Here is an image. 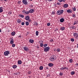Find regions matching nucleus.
<instances>
[{"label": "nucleus", "mask_w": 78, "mask_h": 78, "mask_svg": "<svg viewBox=\"0 0 78 78\" xmlns=\"http://www.w3.org/2000/svg\"><path fill=\"white\" fill-rule=\"evenodd\" d=\"M47 26H50V23H48L47 24Z\"/></svg>", "instance_id": "obj_42"}, {"label": "nucleus", "mask_w": 78, "mask_h": 78, "mask_svg": "<svg viewBox=\"0 0 78 78\" xmlns=\"http://www.w3.org/2000/svg\"><path fill=\"white\" fill-rule=\"evenodd\" d=\"M47 45H48V44H44V47H47Z\"/></svg>", "instance_id": "obj_39"}, {"label": "nucleus", "mask_w": 78, "mask_h": 78, "mask_svg": "<svg viewBox=\"0 0 78 78\" xmlns=\"http://www.w3.org/2000/svg\"><path fill=\"white\" fill-rule=\"evenodd\" d=\"M15 33L14 32H13L11 33V34L12 36H15Z\"/></svg>", "instance_id": "obj_27"}, {"label": "nucleus", "mask_w": 78, "mask_h": 78, "mask_svg": "<svg viewBox=\"0 0 78 78\" xmlns=\"http://www.w3.org/2000/svg\"><path fill=\"white\" fill-rule=\"evenodd\" d=\"M18 3H19V2H18Z\"/></svg>", "instance_id": "obj_64"}, {"label": "nucleus", "mask_w": 78, "mask_h": 78, "mask_svg": "<svg viewBox=\"0 0 78 78\" xmlns=\"http://www.w3.org/2000/svg\"><path fill=\"white\" fill-rule=\"evenodd\" d=\"M39 43L41 44L42 43H41V41H39Z\"/></svg>", "instance_id": "obj_52"}, {"label": "nucleus", "mask_w": 78, "mask_h": 78, "mask_svg": "<svg viewBox=\"0 0 78 78\" xmlns=\"http://www.w3.org/2000/svg\"><path fill=\"white\" fill-rule=\"evenodd\" d=\"M12 47H15L16 46V44H12Z\"/></svg>", "instance_id": "obj_35"}, {"label": "nucleus", "mask_w": 78, "mask_h": 78, "mask_svg": "<svg viewBox=\"0 0 78 78\" xmlns=\"http://www.w3.org/2000/svg\"><path fill=\"white\" fill-rule=\"evenodd\" d=\"M60 14V11H59V10H58L57 12V14L58 15H61V14Z\"/></svg>", "instance_id": "obj_31"}, {"label": "nucleus", "mask_w": 78, "mask_h": 78, "mask_svg": "<svg viewBox=\"0 0 78 78\" xmlns=\"http://www.w3.org/2000/svg\"><path fill=\"white\" fill-rule=\"evenodd\" d=\"M19 16L20 17H22V18H24V16L23 15H20Z\"/></svg>", "instance_id": "obj_24"}, {"label": "nucleus", "mask_w": 78, "mask_h": 78, "mask_svg": "<svg viewBox=\"0 0 78 78\" xmlns=\"http://www.w3.org/2000/svg\"><path fill=\"white\" fill-rule=\"evenodd\" d=\"M22 2L24 5H27L28 3V2L27 0H23Z\"/></svg>", "instance_id": "obj_6"}, {"label": "nucleus", "mask_w": 78, "mask_h": 78, "mask_svg": "<svg viewBox=\"0 0 78 78\" xmlns=\"http://www.w3.org/2000/svg\"><path fill=\"white\" fill-rule=\"evenodd\" d=\"M75 66H77V67H78V63H76L75 64Z\"/></svg>", "instance_id": "obj_49"}, {"label": "nucleus", "mask_w": 78, "mask_h": 78, "mask_svg": "<svg viewBox=\"0 0 78 78\" xmlns=\"http://www.w3.org/2000/svg\"><path fill=\"white\" fill-rule=\"evenodd\" d=\"M60 30H62V31H64L65 30V27H62L60 28Z\"/></svg>", "instance_id": "obj_16"}, {"label": "nucleus", "mask_w": 78, "mask_h": 78, "mask_svg": "<svg viewBox=\"0 0 78 78\" xmlns=\"http://www.w3.org/2000/svg\"><path fill=\"white\" fill-rule=\"evenodd\" d=\"M76 24H77V23H74L73 25H76Z\"/></svg>", "instance_id": "obj_47"}, {"label": "nucleus", "mask_w": 78, "mask_h": 78, "mask_svg": "<svg viewBox=\"0 0 78 78\" xmlns=\"http://www.w3.org/2000/svg\"><path fill=\"white\" fill-rule=\"evenodd\" d=\"M17 23H21V22L22 21L20 19H18L17 20Z\"/></svg>", "instance_id": "obj_15"}, {"label": "nucleus", "mask_w": 78, "mask_h": 78, "mask_svg": "<svg viewBox=\"0 0 78 78\" xmlns=\"http://www.w3.org/2000/svg\"><path fill=\"white\" fill-rule=\"evenodd\" d=\"M70 40H71V41L72 42H74V39H73V38H71L70 39Z\"/></svg>", "instance_id": "obj_37"}, {"label": "nucleus", "mask_w": 78, "mask_h": 78, "mask_svg": "<svg viewBox=\"0 0 78 78\" xmlns=\"http://www.w3.org/2000/svg\"><path fill=\"white\" fill-rule=\"evenodd\" d=\"M4 1H5V2H6V1H7V0H4Z\"/></svg>", "instance_id": "obj_60"}, {"label": "nucleus", "mask_w": 78, "mask_h": 78, "mask_svg": "<svg viewBox=\"0 0 78 78\" xmlns=\"http://www.w3.org/2000/svg\"><path fill=\"white\" fill-rule=\"evenodd\" d=\"M9 73H10L11 72H10V71H9Z\"/></svg>", "instance_id": "obj_61"}, {"label": "nucleus", "mask_w": 78, "mask_h": 78, "mask_svg": "<svg viewBox=\"0 0 78 78\" xmlns=\"http://www.w3.org/2000/svg\"><path fill=\"white\" fill-rule=\"evenodd\" d=\"M36 36H38L39 35V32L38 31H36Z\"/></svg>", "instance_id": "obj_30"}, {"label": "nucleus", "mask_w": 78, "mask_h": 78, "mask_svg": "<svg viewBox=\"0 0 78 78\" xmlns=\"http://www.w3.org/2000/svg\"><path fill=\"white\" fill-rule=\"evenodd\" d=\"M71 75H74L75 74V72L73 71L71 73Z\"/></svg>", "instance_id": "obj_32"}, {"label": "nucleus", "mask_w": 78, "mask_h": 78, "mask_svg": "<svg viewBox=\"0 0 78 78\" xmlns=\"http://www.w3.org/2000/svg\"><path fill=\"white\" fill-rule=\"evenodd\" d=\"M25 19L26 20H30V17L29 16H27L25 18Z\"/></svg>", "instance_id": "obj_14"}, {"label": "nucleus", "mask_w": 78, "mask_h": 78, "mask_svg": "<svg viewBox=\"0 0 78 78\" xmlns=\"http://www.w3.org/2000/svg\"><path fill=\"white\" fill-rule=\"evenodd\" d=\"M44 45L43 44V41L41 42V43H40V46L41 47H42V46Z\"/></svg>", "instance_id": "obj_28"}, {"label": "nucleus", "mask_w": 78, "mask_h": 78, "mask_svg": "<svg viewBox=\"0 0 78 78\" xmlns=\"http://www.w3.org/2000/svg\"><path fill=\"white\" fill-rule=\"evenodd\" d=\"M66 69H68L67 68L66 66H64V67H62L60 68V70H64V69L66 70Z\"/></svg>", "instance_id": "obj_8"}, {"label": "nucleus", "mask_w": 78, "mask_h": 78, "mask_svg": "<svg viewBox=\"0 0 78 78\" xmlns=\"http://www.w3.org/2000/svg\"><path fill=\"white\" fill-rule=\"evenodd\" d=\"M30 1H32L33 0H30Z\"/></svg>", "instance_id": "obj_62"}, {"label": "nucleus", "mask_w": 78, "mask_h": 78, "mask_svg": "<svg viewBox=\"0 0 78 78\" xmlns=\"http://www.w3.org/2000/svg\"><path fill=\"white\" fill-rule=\"evenodd\" d=\"M67 12H68V13H72L73 12V11H72V10L70 9H69L67 10Z\"/></svg>", "instance_id": "obj_7"}, {"label": "nucleus", "mask_w": 78, "mask_h": 78, "mask_svg": "<svg viewBox=\"0 0 78 78\" xmlns=\"http://www.w3.org/2000/svg\"><path fill=\"white\" fill-rule=\"evenodd\" d=\"M59 75L60 76H62V75H63V73H59Z\"/></svg>", "instance_id": "obj_38"}, {"label": "nucleus", "mask_w": 78, "mask_h": 78, "mask_svg": "<svg viewBox=\"0 0 78 78\" xmlns=\"http://www.w3.org/2000/svg\"><path fill=\"white\" fill-rule=\"evenodd\" d=\"M2 9H3V7H0V12H2L3 11V10Z\"/></svg>", "instance_id": "obj_18"}, {"label": "nucleus", "mask_w": 78, "mask_h": 78, "mask_svg": "<svg viewBox=\"0 0 78 78\" xmlns=\"http://www.w3.org/2000/svg\"><path fill=\"white\" fill-rule=\"evenodd\" d=\"M69 62L70 63H72L73 62V59H70L69 60Z\"/></svg>", "instance_id": "obj_29"}, {"label": "nucleus", "mask_w": 78, "mask_h": 78, "mask_svg": "<svg viewBox=\"0 0 78 78\" xmlns=\"http://www.w3.org/2000/svg\"><path fill=\"white\" fill-rule=\"evenodd\" d=\"M17 66L16 65H14L12 66V68L13 69H16V68H17Z\"/></svg>", "instance_id": "obj_22"}, {"label": "nucleus", "mask_w": 78, "mask_h": 78, "mask_svg": "<svg viewBox=\"0 0 78 78\" xmlns=\"http://www.w3.org/2000/svg\"><path fill=\"white\" fill-rule=\"evenodd\" d=\"M46 69H48V67H46Z\"/></svg>", "instance_id": "obj_56"}, {"label": "nucleus", "mask_w": 78, "mask_h": 78, "mask_svg": "<svg viewBox=\"0 0 78 78\" xmlns=\"http://www.w3.org/2000/svg\"><path fill=\"white\" fill-rule=\"evenodd\" d=\"M34 9H30L29 11V12L30 13H33V12H34Z\"/></svg>", "instance_id": "obj_9"}, {"label": "nucleus", "mask_w": 78, "mask_h": 78, "mask_svg": "<svg viewBox=\"0 0 78 78\" xmlns=\"http://www.w3.org/2000/svg\"><path fill=\"white\" fill-rule=\"evenodd\" d=\"M29 42L31 44H33V43H34V40L32 39H30L29 40Z\"/></svg>", "instance_id": "obj_13"}, {"label": "nucleus", "mask_w": 78, "mask_h": 78, "mask_svg": "<svg viewBox=\"0 0 78 78\" xmlns=\"http://www.w3.org/2000/svg\"><path fill=\"white\" fill-rule=\"evenodd\" d=\"M72 29H74V30H75V28H76V27L75 26H74V25H73L72 27H71Z\"/></svg>", "instance_id": "obj_26"}, {"label": "nucleus", "mask_w": 78, "mask_h": 78, "mask_svg": "<svg viewBox=\"0 0 78 78\" xmlns=\"http://www.w3.org/2000/svg\"><path fill=\"white\" fill-rule=\"evenodd\" d=\"M0 33H2V30L0 29Z\"/></svg>", "instance_id": "obj_55"}, {"label": "nucleus", "mask_w": 78, "mask_h": 78, "mask_svg": "<svg viewBox=\"0 0 78 78\" xmlns=\"http://www.w3.org/2000/svg\"><path fill=\"white\" fill-rule=\"evenodd\" d=\"M19 37H21V36H19Z\"/></svg>", "instance_id": "obj_57"}, {"label": "nucleus", "mask_w": 78, "mask_h": 78, "mask_svg": "<svg viewBox=\"0 0 78 78\" xmlns=\"http://www.w3.org/2000/svg\"><path fill=\"white\" fill-rule=\"evenodd\" d=\"M18 64H22V61L21 60H19L18 61Z\"/></svg>", "instance_id": "obj_20"}, {"label": "nucleus", "mask_w": 78, "mask_h": 78, "mask_svg": "<svg viewBox=\"0 0 78 78\" xmlns=\"http://www.w3.org/2000/svg\"><path fill=\"white\" fill-rule=\"evenodd\" d=\"M56 51L57 52H60V51H61V49L59 48H58L57 49Z\"/></svg>", "instance_id": "obj_21"}, {"label": "nucleus", "mask_w": 78, "mask_h": 78, "mask_svg": "<svg viewBox=\"0 0 78 78\" xmlns=\"http://www.w3.org/2000/svg\"><path fill=\"white\" fill-rule=\"evenodd\" d=\"M60 22H61V23H62L63 22H64V18H62L60 19Z\"/></svg>", "instance_id": "obj_10"}, {"label": "nucleus", "mask_w": 78, "mask_h": 78, "mask_svg": "<svg viewBox=\"0 0 78 78\" xmlns=\"http://www.w3.org/2000/svg\"><path fill=\"white\" fill-rule=\"evenodd\" d=\"M12 14V12H11L10 11L9 12V14Z\"/></svg>", "instance_id": "obj_46"}, {"label": "nucleus", "mask_w": 78, "mask_h": 78, "mask_svg": "<svg viewBox=\"0 0 78 78\" xmlns=\"http://www.w3.org/2000/svg\"><path fill=\"white\" fill-rule=\"evenodd\" d=\"M29 12H26L25 13L26 14H29Z\"/></svg>", "instance_id": "obj_41"}, {"label": "nucleus", "mask_w": 78, "mask_h": 78, "mask_svg": "<svg viewBox=\"0 0 78 78\" xmlns=\"http://www.w3.org/2000/svg\"><path fill=\"white\" fill-rule=\"evenodd\" d=\"M22 12L23 13V14H24V13H25L26 12L25 10H23Z\"/></svg>", "instance_id": "obj_40"}, {"label": "nucleus", "mask_w": 78, "mask_h": 78, "mask_svg": "<svg viewBox=\"0 0 78 78\" xmlns=\"http://www.w3.org/2000/svg\"><path fill=\"white\" fill-rule=\"evenodd\" d=\"M43 66H41L40 67L39 69H40V70H42L43 69Z\"/></svg>", "instance_id": "obj_25"}, {"label": "nucleus", "mask_w": 78, "mask_h": 78, "mask_svg": "<svg viewBox=\"0 0 78 78\" xmlns=\"http://www.w3.org/2000/svg\"><path fill=\"white\" fill-rule=\"evenodd\" d=\"M73 36L75 38H77L78 37V33H74L73 34Z\"/></svg>", "instance_id": "obj_4"}, {"label": "nucleus", "mask_w": 78, "mask_h": 78, "mask_svg": "<svg viewBox=\"0 0 78 78\" xmlns=\"http://www.w3.org/2000/svg\"><path fill=\"white\" fill-rule=\"evenodd\" d=\"M64 8H67L68 7V4H65L64 5Z\"/></svg>", "instance_id": "obj_17"}, {"label": "nucleus", "mask_w": 78, "mask_h": 78, "mask_svg": "<svg viewBox=\"0 0 78 78\" xmlns=\"http://www.w3.org/2000/svg\"><path fill=\"white\" fill-rule=\"evenodd\" d=\"M54 50L55 51H56V49H55Z\"/></svg>", "instance_id": "obj_51"}, {"label": "nucleus", "mask_w": 78, "mask_h": 78, "mask_svg": "<svg viewBox=\"0 0 78 78\" xmlns=\"http://www.w3.org/2000/svg\"><path fill=\"white\" fill-rule=\"evenodd\" d=\"M23 49L24 50H25V51H28L29 50V48H28L27 46H25L23 48Z\"/></svg>", "instance_id": "obj_5"}, {"label": "nucleus", "mask_w": 78, "mask_h": 78, "mask_svg": "<svg viewBox=\"0 0 78 78\" xmlns=\"http://www.w3.org/2000/svg\"><path fill=\"white\" fill-rule=\"evenodd\" d=\"M39 48V47L37 46V48Z\"/></svg>", "instance_id": "obj_58"}, {"label": "nucleus", "mask_w": 78, "mask_h": 78, "mask_svg": "<svg viewBox=\"0 0 78 78\" xmlns=\"http://www.w3.org/2000/svg\"><path fill=\"white\" fill-rule=\"evenodd\" d=\"M38 25V24H37V23H35V25Z\"/></svg>", "instance_id": "obj_53"}, {"label": "nucleus", "mask_w": 78, "mask_h": 78, "mask_svg": "<svg viewBox=\"0 0 78 78\" xmlns=\"http://www.w3.org/2000/svg\"><path fill=\"white\" fill-rule=\"evenodd\" d=\"M56 59V56L55 55H52L49 58V60L51 61H54Z\"/></svg>", "instance_id": "obj_1"}, {"label": "nucleus", "mask_w": 78, "mask_h": 78, "mask_svg": "<svg viewBox=\"0 0 78 78\" xmlns=\"http://www.w3.org/2000/svg\"><path fill=\"white\" fill-rule=\"evenodd\" d=\"M26 24L28 26L29 25V23L27 21L26 22Z\"/></svg>", "instance_id": "obj_34"}, {"label": "nucleus", "mask_w": 78, "mask_h": 78, "mask_svg": "<svg viewBox=\"0 0 78 78\" xmlns=\"http://www.w3.org/2000/svg\"><path fill=\"white\" fill-rule=\"evenodd\" d=\"M57 5H59V6H61V3L60 2H57Z\"/></svg>", "instance_id": "obj_36"}, {"label": "nucleus", "mask_w": 78, "mask_h": 78, "mask_svg": "<svg viewBox=\"0 0 78 78\" xmlns=\"http://www.w3.org/2000/svg\"><path fill=\"white\" fill-rule=\"evenodd\" d=\"M60 14L59 13V14H61V15L62 14H63V12H64V10H61L60 11Z\"/></svg>", "instance_id": "obj_12"}, {"label": "nucleus", "mask_w": 78, "mask_h": 78, "mask_svg": "<svg viewBox=\"0 0 78 78\" xmlns=\"http://www.w3.org/2000/svg\"><path fill=\"white\" fill-rule=\"evenodd\" d=\"M11 40L10 41V43L11 44H14V40L12 38H11Z\"/></svg>", "instance_id": "obj_11"}, {"label": "nucleus", "mask_w": 78, "mask_h": 78, "mask_svg": "<svg viewBox=\"0 0 78 78\" xmlns=\"http://www.w3.org/2000/svg\"><path fill=\"white\" fill-rule=\"evenodd\" d=\"M9 54H10V51H4V56H8V55H9Z\"/></svg>", "instance_id": "obj_2"}, {"label": "nucleus", "mask_w": 78, "mask_h": 78, "mask_svg": "<svg viewBox=\"0 0 78 78\" xmlns=\"http://www.w3.org/2000/svg\"><path fill=\"white\" fill-rule=\"evenodd\" d=\"M72 16L73 17H76V15H75V14H73L72 15Z\"/></svg>", "instance_id": "obj_43"}, {"label": "nucleus", "mask_w": 78, "mask_h": 78, "mask_svg": "<svg viewBox=\"0 0 78 78\" xmlns=\"http://www.w3.org/2000/svg\"><path fill=\"white\" fill-rule=\"evenodd\" d=\"M77 48H78V44H77Z\"/></svg>", "instance_id": "obj_59"}, {"label": "nucleus", "mask_w": 78, "mask_h": 78, "mask_svg": "<svg viewBox=\"0 0 78 78\" xmlns=\"http://www.w3.org/2000/svg\"><path fill=\"white\" fill-rule=\"evenodd\" d=\"M55 14V12H52V14H53V15H54Z\"/></svg>", "instance_id": "obj_45"}, {"label": "nucleus", "mask_w": 78, "mask_h": 78, "mask_svg": "<svg viewBox=\"0 0 78 78\" xmlns=\"http://www.w3.org/2000/svg\"><path fill=\"white\" fill-rule=\"evenodd\" d=\"M52 0H48V1H49V2H51V1H52Z\"/></svg>", "instance_id": "obj_54"}, {"label": "nucleus", "mask_w": 78, "mask_h": 78, "mask_svg": "<svg viewBox=\"0 0 78 78\" xmlns=\"http://www.w3.org/2000/svg\"><path fill=\"white\" fill-rule=\"evenodd\" d=\"M59 2H65L66 0H58Z\"/></svg>", "instance_id": "obj_19"}, {"label": "nucleus", "mask_w": 78, "mask_h": 78, "mask_svg": "<svg viewBox=\"0 0 78 78\" xmlns=\"http://www.w3.org/2000/svg\"><path fill=\"white\" fill-rule=\"evenodd\" d=\"M50 41L51 42H53V39H51L50 40Z\"/></svg>", "instance_id": "obj_48"}, {"label": "nucleus", "mask_w": 78, "mask_h": 78, "mask_svg": "<svg viewBox=\"0 0 78 78\" xmlns=\"http://www.w3.org/2000/svg\"><path fill=\"white\" fill-rule=\"evenodd\" d=\"M44 50L45 52H47V51H48L50 50V47H45L44 48Z\"/></svg>", "instance_id": "obj_3"}, {"label": "nucleus", "mask_w": 78, "mask_h": 78, "mask_svg": "<svg viewBox=\"0 0 78 78\" xmlns=\"http://www.w3.org/2000/svg\"><path fill=\"white\" fill-rule=\"evenodd\" d=\"M73 10L74 11H76V8L75 7L73 8Z\"/></svg>", "instance_id": "obj_33"}, {"label": "nucleus", "mask_w": 78, "mask_h": 78, "mask_svg": "<svg viewBox=\"0 0 78 78\" xmlns=\"http://www.w3.org/2000/svg\"><path fill=\"white\" fill-rule=\"evenodd\" d=\"M53 66V64L52 63L49 64V67H52Z\"/></svg>", "instance_id": "obj_23"}, {"label": "nucleus", "mask_w": 78, "mask_h": 78, "mask_svg": "<svg viewBox=\"0 0 78 78\" xmlns=\"http://www.w3.org/2000/svg\"><path fill=\"white\" fill-rule=\"evenodd\" d=\"M29 22H31V20H29Z\"/></svg>", "instance_id": "obj_50"}, {"label": "nucleus", "mask_w": 78, "mask_h": 78, "mask_svg": "<svg viewBox=\"0 0 78 78\" xmlns=\"http://www.w3.org/2000/svg\"><path fill=\"white\" fill-rule=\"evenodd\" d=\"M1 0V1H2V0Z\"/></svg>", "instance_id": "obj_63"}, {"label": "nucleus", "mask_w": 78, "mask_h": 78, "mask_svg": "<svg viewBox=\"0 0 78 78\" xmlns=\"http://www.w3.org/2000/svg\"><path fill=\"white\" fill-rule=\"evenodd\" d=\"M22 25H25V23L24 22H22L21 23Z\"/></svg>", "instance_id": "obj_44"}]
</instances>
